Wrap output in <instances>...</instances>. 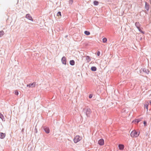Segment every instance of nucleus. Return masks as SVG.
<instances>
[{
    "label": "nucleus",
    "mask_w": 151,
    "mask_h": 151,
    "mask_svg": "<svg viewBox=\"0 0 151 151\" xmlns=\"http://www.w3.org/2000/svg\"><path fill=\"white\" fill-rule=\"evenodd\" d=\"M139 132H137L136 130H134L131 133L130 136L132 138H136L139 136Z\"/></svg>",
    "instance_id": "obj_1"
},
{
    "label": "nucleus",
    "mask_w": 151,
    "mask_h": 151,
    "mask_svg": "<svg viewBox=\"0 0 151 151\" xmlns=\"http://www.w3.org/2000/svg\"><path fill=\"white\" fill-rule=\"evenodd\" d=\"M82 139V137L79 135H76L74 138L73 141L75 143H77Z\"/></svg>",
    "instance_id": "obj_2"
},
{
    "label": "nucleus",
    "mask_w": 151,
    "mask_h": 151,
    "mask_svg": "<svg viewBox=\"0 0 151 151\" xmlns=\"http://www.w3.org/2000/svg\"><path fill=\"white\" fill-rule=\"evenodd\" d=\"M35 83H30L27 85V87L29 88H34L35 86Z\"/></svg>",
    "instance_id": "obj_3"
},
{
    "label": "nucleus",
    "mask_w": 151,
    "mask_h": 151,
    "mask_svg": "<svg viewBox=\"0 0 151 151\" xmlns=\"http://www.w3.org/2000/svg\"><path fill=\"white\" fill-rule=\"evenodd\" d=\"M61 61L63 64L65 65L66 64V59L65 57H63L62 58Z\"/></svg>",
    "instance_id": "obj_4"
},
{
    "label": "nucleus",
    "mask_w": 151,
    "mask_h": 151,
    "mask_svg": "<svg viewBox=\"0 0 151 151\" xmlns=\"http://www.w3.org/2000/svg\"><path fill=\"white\" fill-rule=\"evenodd\" d=\"M91 113V109H87L86 112V114L87 116L88 117H89L90 116Z\"/></svg>",
    "instance_id": "obj_5"
},
{
    "label": "nucleus",
    "mask_w": 151,
    "mask_h": 151,
    "mask_svg": "<svg viewBox=\"0 0 151 151\" xmlns=\"http://www.w3.org/2000/svg\"><path fill=\"white\" fill-rule=\"evenodd\" d=\"M104 143V140L103 139H101L98 141V144L100 145H103Z\"/></svg>",
    "instance_id": "obj_6"
},
{
    "label": "nucleus",
    "mask_w": 151,
    "mask_h": 151,
    "mask_svg": "<svg viewBox=\"0 0 151 151\" xmlns=\"http://www.w3.org/2000/svg\"><path fill=\"white\" fill-rule=\"evenodd\" d=\"M26 17L30 20H32V21H33L32 17L29 14H27L26 16Z\"/></svg>",
    "instance_id": "obj_7"
},
{
    "label": "nucleus",
    "mask_w": 151,
    "mask_h": 151,
    "mask_svg": "<svg viewBox=\"0 0 151 151\" xmlns=\"http://www.w3.org/2000/svg\"><path fill=\"white\" fill-rule=\"evenodd\" d=\"M44 130L47 133H49L50 132L49 129L48 127H46L45 128Z\"/></svg>",
    "instance_id": "obj_8"
},
{
    "label": "nucleus",
    "mask_w": 151,
    "mask_h": 151,
    "mask_svg": "<svg viewBox=\"0 0 151 151\" xmlns=\"http://www.w3.org/2000/svg\"><path fill=\"white\" fill-rule=\"evenodd\" d=\"M5 134L3 133H0V138L1 139H3L5 137Z\"/></svg>",
    "instance_id": "obj_9"
},
{
    "label": "nucleus",
    "mask_w": 151,
    "mask_h": 151,
    "mask_svg": "<svg viewBox=\"0 0 151 151\" xmlns=\"http://www.w3.org/2000/svg\"><path fill=\"white\" fill-rule=\"evenodd\" d=\"M149 105V103L147 102H145V104L144 105V108H146L147 109V111L148 110V107Z\"/></svg>",
    "instance_id": "obj_10"
},
{
    "label": "nucleus",
    "mask_w": 151,
    "mask_h": 151,
    "mask_svg": "<svg viewBox=\"0 0 151 151\" xmlns=\"http://www.w3.org/2000/svg\"><path fill=\"white\" fill-rule=\"evenodd\" d=\"M119 150H122L124 148V145H123L120 144L119 145Z\"/></svg>",
    "instance_id": "obj_11"
},
{
    "label": "nucleus",
    "mask_w": 151,
    "mask_h": 151,
    "mask_svg": "<svg viewBox=\"0 0 151 151\" xmlns=\"http://www.w3.org/2000/svg\"><path fill=\"white\" fill-rule=\"evenodd\" d=\"M135 25L137 28H139L140 27V24L139 22H136L135 24Z\"/></svg>",
    "instance_id": "obj_12"
},
{
    "label": "nucleus",
    "mask_w": 151,
    "mask_h": 151,
    "mask_svg": "<svg viewBox=\"0 0 151 151\" xmlns=\"http://www.w3.org/2000/svg\"><path fill=\"white\" fill-rule=\"evenodd\" d=\"M91 70L93 71H95L96 70V68L95 67L92 66L91 68Z\"/></svg>",
    "instance_id": "obj_13"
},
{
    "label": "nucleus",
    "mask_w": 151,
    "mask_h": 151,
    "mask_svg": "<svg viewBox=\"0 0 151 151\" xmlns=\"http://www.w3.org/2000/svg\"><path fill=\"white\" fill-rule=\"evenodd\" d=\"M4 34V32L3 31H0V37L3 35Z\"/></svg>",
    "instance_id": "obj_14"
},
{
    "label": "nucleus",
    "mask_w": 151,
    "mask_h": 151,
    "mask_svg": "<svg viewBox=\"0 0 151 151\" xmlns=\"http://www.w3.org/2000/svg\"><path fill=\"white\" fill-rule=\"evenodd\" d=\"M70 64L71 65H74L75 64V62L73 60H71L70 62Z\"/></svg>",
    "instance_id": "obj_15"
},
{
    "label": "nucleus",
    "mask_w": 151,
    "mask_h": 151,
    "mask_svg": "<svg viewBox=\"0 0 151 151\" xmlns=\"http://www.w3.org/2000/svg\"><path fill=\"white\" fill-rule=\"evenodd\" d=\"M86 59L87 60V62H89L91 60V59L88 56H87L86 57Z\"/></svg>",
    "instance_id": "obj_16"
},
{
    "label": "nucleus",
    "mask_w": 151,
    "mask_h": 151,
    "mask_svg": "<svg viewBox=\"0 0 151 151\" xmlns=\"http://www.w3.org/2000/svg\"><path fill=\"white\" fill-rule=\"evenodd\" d=\"M84 33L87 35H90V33L89 32L87 31H85L84 32Z\"/></svg>",
    "instance_id": "obj_17"
},
{
    "label": "nucleus",
    "mask_w": 151,
    "mask_h": 151,
    "mask_svg": "<svg viewBox=\"0 0 151 151\" xmlns=\"http://www.w3.org/2000/svg\"><path fill=\"white\" fill-rule=\"evenodd\" d=\"M93 4L95 5H98L99 2L97 1H93Z\"/></svg>",
    "instance_id": "obj_18"
},
{
    "label": "nucleus",
    "mask_w": 151,
    "mask_h": 151,
    "mask_svg": "<svg viewBox=\"0 0 151 151\" xmlns=\"http://www.w3.org/2000/svg\"><path fill=\"white\" fill-rule=\"evenodd\" d=\"M103 42L104 43H106L107 41V39L106 38H104L102 39Z\"/></svg>",
    "instance_id": "obj_19"
},
{
    "label": "nucleus",
    "mask_w": 151,
    "mask_h": 151,
    "mask_svg": "<svg viewBox=\"0 0 151 151\" xmlns=\"http://www.w3.org/2000/svg\"><path fill=\"white\" fill-rule=\"evenodd\" d=\"M57 16H59V18H60L61 17V13L60 12H59L57 14Z\"/></svg>",
    "instance_id": "obj_20"
},
{
    "label": "nucleus",
    "mask_w": 151,
    "mask_h": 151,
    "mask_svg": "<svg viewBox=\"0 0 151 151\" xmlns=\"http://www.w3.org/2000/svg\"><path fill=\"white\" fill-rule=\"evenodd\" d=\"M4 117L3 115L1 114L0 113V118L2 119Z\"/></svg>",
    "instance_id": "obj_21"
},
{
    "label": "nucleus",
    "mask_w": 151,
    "mask_h": 151,
    "mask_svg": "<svg viewBox=\"0 0 151 151\" xmlns=\"http://www.w3.org/2000/svg\"><path fill=\"white\" fill-rule=\"evenodd\" d=\"M69 3L72 4L73 2V0H69Z\"/></svg>",
    "instance_id": "obj_22"
},
{
    "label": "nucleus",
    "mask_w": 151,
    "mask_h": 151,
    "mask_svg": "<svg viewBox=\"0 0 151 151\" xmlns=\"http://www.w3.org/2000/svg\"><path fill=\"white\" fill-rule=\"evenodd\" d=\"M15 94L16 95H18L19 94L18 92L17 91H16L15 92Z\"/></svg>",
    "instance_id": "obj_23"
},
{
    "label": "nucleus",
    "mask_w": 151,
    "mask_h": 151,
    "mask_svg": "<svg viewBox=\"0 0 151 151\" xmlns=\"http://www.w3.org/2000/svg\"><path fill=\"white\" fill-rule=\"evenodd\" d=\"M144 124L145 126H146L147 125V122L146 121H144Z\"/></svg>",
    "instance_id": "obj_24"
},
{
    "label": "nucleus",
    "mask_w": 151,
    "mask_h": 151,
    "mask_svg": "<svg viewBox=\"0 0 151 151\" xmlns=\"http://www.w3.org/2000/svg\"><path fill=\"white\" fill-rule=\"evenodd\" d=\"M97 55L98 56H99L100 55V52L99 51H98L97 52Z\"/></svg>",
    "instance_id": "obj_25"
},
{
    "label": "nucleus",
    "mask_w": 151,
    "mask_h": 151,
    "mask_svg": "<svg viewBox=\"0 0 151 151\" xmlns=\"http://www.w3.org/2000/svg\"><path fill=\"white\" fill-rule=\"evenodd\" d=\"M137 29H138L139 30L140 32H142H142H142V31L141 30V29H140V27H139V28H137Z\"/></svg>",
    "instance_id": "obj_26"
},
{
    "label": "nucleus",
    "mask_w": 151,
    "mask_h": 151,
    "mask_svg": "<svg viewBox=\"0 0 151 151\" xmlns=\"http://www.w3.org/2000/svg\"><path fill=\"white\" fill-rule=\"evenodd\" d=\"M92 95H91V94H90L89 96V98H92Z\"/></svg>",
    "instance_id": "obj_27"
},
{
    "label": "nucleus",
    "mask_w": 151,
    "mask_h": 151,
    "mask_svg": "<svg viewBox=\"0 0 151 151\" xmlns=\"http://www.w3.org/2000/svg\"><path fill=\"white\" fill-rule=\"evenodd\" d=\"M135 121L137 123V124L139 122V121L138 120H136Z\"/></svg>",
    "instance_id": "obj_28"
}]
</instances>
